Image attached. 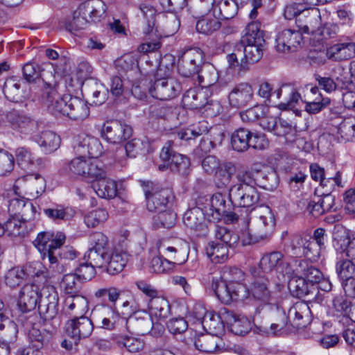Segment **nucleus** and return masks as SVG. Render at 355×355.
<instances>
[{"mask_svg": "<svg viewBox=\"0 0 355 355\" xmlns=\"http://www.w3.org/2000/svg\"><path fill=\"white\" fill-rule=\"evenodd\" d=\"M253 96L252 85L248 83H240L232 88L229 94L228 100L232 107L241 108L251 102Z\"/></svg>", "mask_w": 355, "mask_h": 355, "instance_id": "a878e982", "label": "nucleus"}, {"mask_svg": "<svg viewBox=\"0 0 355 355\" xmlns=\"http://www.w3.org/2000/svg\"><path fill=\"white\" fill-rule=\"evenodd\" d=\"M202 63V52L198 49H188L178 59V72L184 77H190L195 74H198Z\"/></svg>", "mask_w": 355, "mask_h": 355, "instance_id": "2eb2a0df", "label": "nucleus"}, {"mask_svg": "<svg viewBox=\"0 0 355 355\" xmlns=\"http://www.w3.org/2000/svg\"><path fill=\"white\" fill-rule=\"evenodd\" d=\"M117 343L131 353L139 352L144 347V342L142 340L128 336L119 337Z\"/></svg>", "mask_w": 355, "mask_h": 355, "instance_id": "338daca9", "label": "nucleus"}, {"mask_svg": "<svg viewBox=\"0 0 355 355\" xmlns=\"http://www.w3.org/2000/svg\"><path fill=\"white\" fill-rule=\"evenodd\" d=\"M8 310L0 299V331L6 329V332L10 334V339L14 340L17 337V329L16 324L9 320L7 315Z\"/></svg>", "mask_w": 355, "mask_h": 355, "instance_id": "4d7b16f0", "label": "nucleus"}, {"mask_svg": "<svg viewBox=\"0 0 355 355\" xmlns=\"http://www.w3.org/2000/svg\"><path fill=\"white\" fill-rule=\"evenodd\" d=\"M230 289L232 301L243 302L250 298L249 288L240 283L239 280H230Z\"/></svg>", "mask_w": 355, "mask_h": 355, "instance_id": "052dcab7", "label": "nucleus"}, {"mask_svg": "<svg viewBox=\"0 0 355 355\" xmlns=\"http://www.w3.org/2000/svg\"><path fill=\"white\" fill-rule=\"evenodd\" d=\"M248 172L252 175L257 187L272 191L278 186L279 178L275 171L270 170L267 172L248 171Z\"/></svg>", "mask_w": 355, "mask_h": 355, "instance_id": "2f4dec72", "label": "nucleus"}, {"mask_svg": "<svg viewBox=\"0 0 355 355\" xmlns=\"http://www.w3.org/2000/svg\"><path fill=\"white\" fill-rule=\"evenodd\" d=\"M182 103L188 109L197 110L205 107L206 111L213 110L212 114L220 113L221 107L218 102L208 103L207 94L203 89L193 88L188 89L183 95Z\"/></svg>", "mask_w": 355, "mask_h": 355, "instance_id": "f8f14e48", "label": "nucleus"}, {"mask_svg": "<svg viewBox=\"0 0 355 355\" xmlns=\"http://www.w3.org/2000/svg\"><path fill=\"white\" fill-rule=\"evenodd\" d=\"M105 12V5L101 0H87L82 3L73 13L72 24L76 29H83L91 22H96Z\"/></svg>", "mask_w": 355, "mask_h": 355, "instance_id": "6e6552de", "label": "nucleus"}, {"mask_svg": "<svg viewBox=\"0 0 355 355\" xmlns=\"http://www.w3.org/2000/svg\"><path fill=\"white\" fill-rule=\"evenodd\" d=\"M219 18L229 19L237 13L238 5L234 0H221L216 6Z\"/></svg>", "mask_w": 355, "mask_h": 355, "instance_id": "13d9d810", "label": "nucleus"}, {"mask_svg": "<svg viewBox=\"0 0 355 355\" xmlns=\"http://www.w3.org/2000/svg\"><path fill=\"white\" fill-rule=\"evenodd\" d=\"M42 298V289L35 284H26L20 291L18 301L19 311L22 313H30L35 309Z\"/></svg>", "mask_w": 355, "mask_h": 355, "instance_id": "4be33fe9", "label": "nucleus"}, {"mask_svg": "<svg viewBox=\"0 0 355 355\" xmlns=\"http://www.w3.org/2000/svg\"><path fill=\"white\" fill-rule=\"evenodd\" d=\"M44 94L49 112L55 115L67 116L74 121H83L89 115L87 103L79 97L64 95L60 97L51 84H46Z\"/></svg>", "mask_w": 355, "mask_h": 355, "instance_id": "7ed1b4c3", "label": "nucleus"}, {"mask_svg": "<svg viewBox=\"0 0 355 355\" xmlns=\"http://www.w3.org/2000/svg\"><path fill=\"white\" fill-rule=\"evenodd\" d=\"M219 17L216 12V8L213 15H208L196 23V30L200 33L210 35L218 31L221 27Z\"/></svg>", "mask_w": 355, "mask_h": 355, "instance_id": "a19ab883", "label": "nucleus"}, {"mask_svg": "<svg viewBox=\"0 0 355 355\" xmlns=\"http://www.w3.org/2000/svg\"><path fill=\"white\" fill-rule=\"evenodd\" d=\"M24 268L21 267H14L10 269L5 275V283L11 288L18 286L25 277Z\"/></svg>", "mask_w": 355, "mask_h": 355, "instance_id": "0e129e2a", "label": "nucleus"}, {"mask_svg": "<svg viewBox=\"0 0 355 355\" xmlns=\"http://www.w3.org/2000/svg\"><path fill=\"white\" fill-rule=\"evenodd\" d=\"M143 17L146 21V28L144 30L146 35L153 33L155 25L156 10L151 6L141 3L139 6Z\"/></svg>", "mask_w": 355, "mask_h": 355, "instance_id": "680f3d73", "label": "nucleus"}, {"mask_svg": "<svg viewBox=\"0 0 355 355\" xmlns=\"http://www.w3.org/2000/svg\"><path fill=\"white\" fill-rule=\"evenodd\" d=\"M289 278L288 286L289 290L298 298L304 297L309 295L310 288L307 281L301 275H296L294 273L286 275Z\"/></svg>", "mask_w": 355, "mask_h": 355, "instance_id": "58836bf2", "label": "nucleus"}, {"mask_svg": "<svg viewBox=\"0 0 355 355\" xmlns=\"http://www.w3.org/2000/svg\"><path fill=\"white\" fill-rule=\"evenodd\" d=\"M60 139L51 131L42 132L37 142L46 154H49L57 150L60 146Z\"/></svg>", "mask_w": 355, "mask_h": 355, "instance_id": "a18cd8bd", "label": "nucleus"}, {"mask_svg": "<svg viewBox=\"0 0 355 355\" xmlns=\"http://www.w3.org/2000/svg\"><path fill=\"white\" fill-rule=\"evenodd\" d=\"M198 203H202V207L191 208L187 210L183 216L184 225L197 236H206L208 232L205 219L216 223L223 218L226 223L230 224L238 221L239 216L230 211V205H225V196L221 193L201 198Z\"/></svg>", "mask_w": 355, "mask_h": 355, "instance_id": "f257e3e1", "label": "nucleus"}, {"mask_svg": "<svg viewBox=\"0 0 355 355\" xmlns=\"http://www.w3.org/2000/svg\"><path fill=\"white\" fill-rule=\"evenodd\" d=\"M208 132V123L201 121L187 128L181 129L176 132L177 137L181 140L189 141Z\"/></svg>", "mask_w": 355, "mask_h": 355, "instance_id": "4c0bfd02", "label": "nucleus"}, {"mask_svg": "<svg viewBox=\"0 0 355 355\" xmlns=\"http://www.w3.org/2000/svg\"><path fill=\"white\" fill-rule=\"evenodd\" d=\"M21 83V80L19 76H12L6 78L3 91L8 99L12 101H18L26 96Z\"/></svg>", "mask_w": 355, "mask_h": 355, "instance_id": "473e14b6", "label": "nucleus"}, {"mask_svg": "<svg viewBox=\"0 0 355 355\" xmlns=\"http://www.w3.org/2000/svg\"><path fill=\"white\" fill-rule=\"evenodd\" d=\"M73 146L76 153L84 156L87 155L90 157L97 158L101 153V144L99 140L84 133L74 138Z\"/></svg>", "mask_w": 355, "mask_h": 355, "instance_id": "5701e85b", "label": "nucleus"}, {"mask_svg": "<svg viewBox=\"0 0 355 355\" xmlns=\"http://www.w3.org/2000/svg\"><path fill=\"white\" fill-rule=\"evenodd\" d=\"M92 247L88 250L85 257L89 259L94 266H102L104 264V255L111 250L107 236L101 232H95L90 235Z\"/></svg>", "mask_w": 355, "mask_h": 355, "instance_id": "4468645a", "label": "nucleus"}, {"mask_svg": "<svg viewBox=\"0 0 355 355\" xmlns=\"http://www.w3.org/2000/svg\"><path fill=\"white\" fill-rule=\"evenodd\" d=\"M206 253L211 261L215 263H221L228 259V248L219 241H213L209 243Z\"/></svg>", "mask_w": 355, "mask_h": 355, "instance_id": "79ce46f5", "label": "nucleus"}, {"mask_svg": "<svg viewBox=\"0 0 355 355\" xmlns=\"http://www.w3.org/2000/svg\"><path fill=\"white\" fill-rule=\"evenodd\" d=\"M181 89L178 80L167 77L156 80L149 92L153 98L166 101L175 98L180 92Z\"/></svg>", "mask_w": 355, "mask_h": 355, "instance_id": "a211bd4d", "label": "nucleus"}, {"mask_svg": "<svg viewBox=\"0 0 355 355\" xmlns=\"http://www.w3.org/2000/svg\"><path fill=\"white\" fill-rule=\"evenodd\" d=\"M92 188L97 196L101 198L112 199L117 196L116 182L105 177L92 183Z\"/></svg>", "mask_w": 355, "mask_h": 355, "instance_id": "f704fd0d", "label": "nucleus"}, {"mask_svg": "<svg viewBox=\"0 0 355 355\" xmlns=\"http://www.w3.org/2000/svg\"><path fill=\"white\" fill-rule=\"evenodd\" d=\"M143 143L139 139L129 140L124 146H119L116 150L115 158L121 161L125 157H135L142 149Z\"/></svg>", "mask_w": 355, "mask_h": 355, "instance_id": "c03bdc74", "label": "nucleus"}, {"mask_svg": "<svg viewBox=\"0 0 355 355\" xmlns=\"http://www.w3.org/2000/svg\"><path fill=\"white\" fill-rule=\"evenodd\" d=\"M275 225L274 215L271 209L266 207L255 220L254 229L247 230L242 232V245H247L268 240L273 232Z\"/></svg>", "mask_w": 355, "mask_h": 355, "instance_id": "423d86ee", "label": "nucleus"}, {"mask_svg": "<svg viewBox=\"0 0 355 355\" xmlns=\"http://www.w3.org/2000/svg\"><path fill=\"white\" fill-rule=\"evenodd\" d=\"M211 288L222 303L230 304L232 302L230 283L227 284L220 278L213 277Z\"/></svg>", "mask_w": 355, "mask_h": 355, "instance_id": "49530a36", "label": "nucleus"}, {"mask_svg": "<svg viewBox=\"0 0 355 355\" xmlns=\"http://www.w3.org/2000/svg\"><path fill=\"white\" fill-rule=\"evenodd\" d=\"M259 269L270 278L277 290H279L282 283L286 281V275L293 274L288 263L284 260V254L279 251L263 254L259 263Z\"/></svg>", "mask_w": 355, "mask_h": 355, "instance_id": "39448f33", "label": "nucleus"}, {"mask_svg": "<svg viewBox=\"0 0 355 355\" xmlns=\"http://www.w3.org/2000/svg\"><path fill=\"white\" fill-rule=\"evenodd\" d=\"M252 132L245 128L236 130L231 136L232 148L238 152H243L249 148V142Z\"/></svg>", "mask_w": 355, "mask_h": 355, "instance_id": "37998d69", "label": "nucleus"}, {"mask_svg": "<svg viewBox=\"0 0 355 355\" xmlns=\"http://www.w3.org/2000/svg\"><path fill=\"white\" fill-rule=\"evenodd\" d=\"M103 257L105 263L102 268L111 275L122 272L128 261V253L118 248L112 249Z\"/></svg>", "mask_w": 355, "mask_h": 355, "instance_id": "393cba45", "label": "nucleus"}, {"mask_svg": "<svg viewBox=\"0 0 355 355\" xmlns=\"http://www.w3.org/2000/svg\"><path fill=\"white\" fill-rule=\"evenodd\" d=\"M288 317L293 321V326L297 328L304 327L310 320V308L306 302H297L289 309Z\"/></svg>", "mask_w": 355, "mask_h": 355, "instance_id": "c756f323", "label": "nucleus"}, {"mask_svg": "<svg viewBox=\"0 0 355 355\" xmlns=\"http://www.w3.org/2000/svg\"><path fill=\"white\" fill-rule=\"evenodd\" d=\"M6 121L12 128L24 135H32L38 130V122L24 112L12 110L6 115Z\"/></svg>", "mask_w": 355, "mask_h": 355, "instance_id": "6ab92c4d", "label": "nucleus"}, {"mask_svg": "<svg viewBox=\"0 0 355 355\" xmlns=\"http://www.w3.org/2000/svg\"><path fill=\"white\" fill-rule=\"evenodd\" d=\"M237 182L229 190V200L225 197V205L230 206V211L234 213V207L252 208L259 200V193L255 185L252 175L248 171H240L236 175ZM226 196L225 195H224Z\"/></svg>", "mask_w": 355, "mask_h": 355, "instance_id": "20e7f679", "label": "nucleus"}, {"mask_svg": "<svg viewBox=\"0 0 355 355\" xmlns=\"http://www.w3.org/2000/svg\"><path fill=\"white\" fill-rule=\"evenodd\" d=\"M84 89L88 96L92 98V103L100 105L104 103L108 97V89L101 83L91 79L83 84Z\"/></svg>", "mask_w": 355, "mask_h": 355, "instance_id": "7c9ffc66", "label": "nucleus"}, {"mask_svg": "<svg viewBox=\"0 0 355 355\" xmlns=\"http://www.w3.org/2000/svg\"><path fill=\"white\" fill-rule=\"evenodd\" d=\"M109 214L106 209L98 208L87 213L84 216V223L87 227L94 228L104 223Z\"/></svg>", "mask_w": 355, "mask_h": 355, "instance_id": "864d4df0", "label": "nucleus"}, {"mask_svg": "<svg viewBox=\"0 0 355 355\" xmlns=\"http://www.w3.org/2000/svg\"><path fill=\"white\" fill-rule=\"evenodd\" d=\"M130 125L118 120L106 121L101 129V137L110 143L121 144L132 135Z\"/></svg>", "mask_w": 355, "mask_h": 355, "instance_id": "ddd939ff", "label": "nucleus"}, {"mask_svg": "<svg viewBox=\"0 0 355 355\" xmlns=\"http://www.w3.org/2000/svg\"><path fill=\"white\" fill-rule=\"evenodd\" d=\"M127 328L139 335L150 334L159 337L164 332V327L159 322H154L146 311H137L126 320Z\"/></svg>", "mask_w": 355, "mask_h": 355, "instance_id": "1a4fd4ad", "label": "nucleus"}, {"mask_svg": "<svg viewBox=\"0 0 355 355\" xmlns=\"http://www.w3.org/2000/svg\"><path fill=\"white\" fill-rule=\"evenodd\" d=\"M87 259V262L80 264L76 270V274L78 279L83 281L91 280L96 275V268H102V266H94L89 259Z\"/></svg>", "mask_w": 355, "mask_h": 355, "instance_id": "69168bd1", "label": "nucleus"}, {"mask_svg": "<svg viewBox=\"0 0 355 355\" xmlns=\"http://www.w3.org/2000/svg\"><path fill=\"white\" fill-rule=\"evenodd\" d=\"M284 94H287L286 102L281 103L279 107L281 110H288L294 107L300 101H304L298 90L291 85H284Z\"/></svg>", "mask_w": 355, "mask_h": 355, "instance_id": "6e6d98bb", "label": "nucleus"}, {"mask_svg": "<svg viewBox=\"0 0 355 355\" xmlns=\"http://www.w3.org/2000/svg\"><path fill=\"white\" fill-rule=\"evenodd\" d=\"M148 307L150 315L158 318H166L170 314V305L168 300L162 295L148 300Z\"/></svg>", "mask_w": 355, "mask_h": 355, "instance_id": "e433bc0d", "label": "nucleus"}, {"mask_svg": "<svg viewBox=\"0 0 355 355\" xmlns=\"http://www.w3.org/2000/svg\"><path fill=\"white\" fill-rule=\"evenodd\" d=\"M214 236L216 241L225 244L227 248L234 247L240 240L241 241V236L240 237L225 227L216 226Z\"/></svg>", "mask_w": 355, "mask_h": 355, "instance_id": "de8ad7c7", "label": "nucleus"}, {"mask_svg": "<svg viewBox=\"0 0 355 355\" xmlns=\"http://www.w3.org/2000/svg\"><path fill=\"white\" fill-rule=\"evenodd\" d=\"M214 334H200L196 336L195 334L193 345L200 352L205 353H214L218 347L217 340Z\"/></svg>", "mask_w": 355, "mask_h": 355, "instance_id": "ea45409f", "label": "nucleus"}, {"mask_svg": "<svg viewBox=\"0 0 355 355\" xmlns=\"http://www.w3.org/2000/svg\"><path fill=\"white\" fill-rule=\"evenodd\" d=\"M88 164L89 159H87L85 156L82 155L67 163L65 166L63 167V171L69 175L85 176Z\"/></svg>", "mask_w": 355, "mask_h": 355, "instance_id": "09e8293b", "label": "nucleus"}, {"mask_svg": "<svg viewBox=\"0 0 355 355\" xmlns=\"http://www.w3.org/2000/svg\"><path fill=\"white\" fill-rule=\"evenodd\" d=\"M94 320H101L106 318H114L121 317L115 306H110L106 304H100L94 306L92 311Z\"/></svg>", "mask_w": 355, "mask_h": 355, "instance_id": "bf43d9fd", "label": "nucleus"}, {"mask_svg": "<svg viewBox=\"0 0 355 355\" xmlns=\"http://www.w3.org/2000/svg\"><path fill=\"white\" fill-rule=\"evenodd\" d=\"M172 144L173 142L168 141L162 147L159 157L164 163L159 164L158 168L159 171L169 168L171 171L186 175L190 166L189 159L182 154L176 153L173 149Z\"/></svg>", "mask_w": 355, "mask_h": 355, "instance_id": "9d476101", "label": "nucleus"}, {"mask_svg": "<svg viewBox=\"0 0 355 355\" xmlns=\"http://www.w3.org/2000/svg\"><path fill=\"white\" fill-rule=\"evenodd\" d=\"M44 214L50 218L55 220H68L72 218L76 211L69 207L56 205L53 208H48L44 210Z\"/></svg>", "mask_w": 355, "mask_h": 355, "instance_id": "5fc2aeb1", "label": "nucleus"}, {"mask_svg": "<svg viewBox=\"0 0 355 355\" xmlns=\"http://www.w3.org/2000/svg\"><path fill=\"white\" fill-rule=\"evenodd\" d=\"M143 190L146 200V207L150 211H158L165 209L174 196L168 187H163L152 182H143Z\"/></svg>", "mask_w": 355, "mask_h": 355, "instance_id": "0eeeda50", "label": "nucleus"}, {"mask_svg": "<svg viewBox=\"0 0 355 355\" xmlns=\"http://www.w3.org/2000/svg\"><path fill=\"white\" fill-rule=\"evenodd\" d=\"M65 330L67 335L77 344L81 339H85L91 336L94 324L92 321L85 315L76 316L66 322Z\"/></svg>", "mask_w": 355, "mask_h": 355, "instance_id": "f3484780", "label": "nucleus"}, {"mask_svg": "<svg viewBox=\"0 0 355 355\" xmlns=\"http://www.w3.org/2000/svg\"><path fill=\"white\" fill-rule=\"evenodd\" d=\"M39 314L44 321L53 319L58 311V293L53 286L42 288V298L38 305Z\"/></svg>", "mask_w": 355, "mask_h": 355, "instance_id": "dca6fc26", "label": "nucleus"}, {"mask_svg": "<svg viewBox=\"0 0 355 355\" xmlns=\"http://www.w3.org/2000/svg\"><path fill=\"white\" fill-rule=\"evenodd\" d=\"M273 134L276 136L284 137L286 142H292L295 139L297 130L295 127L291 123L279 118Z\"/></svg>", "mask_w": 355, "mask_h": 355, "instance_id": "603ef678", "label": "nucleus"}, {"mask_svg": "<svg viewBox=\"0 0 355 355\" xmlns=\"http://www.w3.org/2000/svg\"><path fill=\"white\" fill-rule=\"evenodd\" d=\"M202 327L214 335L220 334L224 330V324L219 314L213 311L207 313L205 320L202 321Z\"/></svg>", "mask_w": 355, "mask_h": 355, "instance_id": "3c124183", "label": "nucleus"}, {"mask_svg": "<svg viewBox=\"0 0 355 355\" xmlns=\"http://www.w3.org/2000/svg\"><path fill=\"white\" fill-rule=\"evenodd\" d=\"M66 240L62 232H42L33 241L34 246L40 252L44 263H49V268L56 274L66 271L64 266L59 259L73 260L76 257V251L69 245L63 246Z\"/></svg>", "mask_w": 355, "mask_h": 355, "instance_id": "f03ea898", "label": "nucleus"}, {"mask_svg": "<svg viewBox=\"0 0 355 355\" xmlns=\"http://www.w3.org/2000/svg\"><path fill=\"white\" fill-rule=\"evenodd\" d=\"M334 247L335 249L342 252H345L347 257H353L355 256V236L352 239L345 237L344 239H334Z\"/></svg>", "mask_w": 355, "mask_h": 355, "instance_id": "e2e57ef3", "label": "nucleus"}, {"mask_svg": "<svg viewBox=\"0 0 355 355\" xmlns=\"http://www.w3.org/2000/svg\"><path fill=\"white\" fill-rule=\"evenodd\" d=\"M253 275L250 283L249 291L250 297L259 301L263 304H269L273 298L275 291L272 289V282L266 275H260L257 269H251Z\"/></svg>", "mask_w": 355, "mask_h": 355, "instance_id": "9b49d317", "label": "nucleus"}, {"mask_svg": "<svg viewBox=\"0 0 355 355\" xmlns=\"http://www.w3.org/2000/svg\"><path fill=\"white\" fill-rule=\"evenodd\" d=\"M8 208L12 215L20 217L24 222L33 219L35 213V208L31 202L17 197L8 200Z\"/></svg>", "mask_w": 355, "mask_h": 355, "instance_id": "cd10ccee", "label": "nucleus"}, {"mask_svg": "<svg viewBox=\"0 0 355 355\" xmlns=\"http://www.w3.org/2000/svg\"><path fill=\"white\" fill-rule=\"evenodd\" d=\"M337 133L343 141H349L355 137V122L352 119L343 120L337 128Z\"/></svg>", "mask_w": 355, "mask_h": 355, "instance_id": "774afa93", "label": "nucleus"}, {"mask_svg": "<svg viewBox=\"0 0 355 355\" xmlns=\"http://www.w3.org/2000/svg\"><path fill=\"white\" fill-rule=\"evenodd\" d=\"M89 302L86 297L80 295H69L64 300V309L69 314L84 315L88 311Z\"/></svg>", "mask_w": 355, "mask_h": 355, "instance_id": "72a5a7b5", "label": "nucleus"}, {"mask_svg": "<svg viewBox=\"0 0 355 355\" xmlns=\"http://www.w3.org/2000/svg\"><path fill=\"white\" fill-rule=\"evenodd\" d=\"M336 270L341 281L342 287L349 280L354 279L355 272V266L352 261L349 259L340 260L336 263Z\"/></svg>", "mask_w": 355, "mask_h": 355, "instance_id": "8fccbe9b", "label": "nucleus"}, {"mask_svg": "<svg viewBox=\"0 0 355 355\" xmlns=\"http://www.w3.org/2000/svg\"><path fill=\"white\" fill-rule=\"evenodd\" d=\"M265 42L261 24L258 21L249 23L243 31L241 39V44H263Z\"/></svg>", "mask_w": 355, "mask_h": 355, "instance_id": "c9c22d12", "label": "nucleus"}, {"mask_svg": "<svg viewBox=\"0 0 355 355\" xmlns=\"http://www.w3.org/2000/svg\"><path fill=\"white\" fill-rule=\"evenodd\" d=\"M22 184L24 195L32 198H38L46 189V180L39 174H28L18 179L13 187L15 194H18L17 189Z\"/></svg>", "mask_w": 355, "mask_h": 355, "instance_id": "aec40b11", "label": "nucleus"}, {"mask_svg": "<svg viewBox=\"0 0 355 355\" xmlns=\"http://www.w3.org/2000/svg\"><path fill=\"white\" fill-rule=\"evenodd\" d=\"M302 34L299 31L284 29L276 36V49L279 52L288 53L295 51L302 42Z\"/></svg>", "mask_w": 355, "mask_h": 355, "instance_id": "412c9836", "label": "nucleus"}, {"mask_svg": "<svg viewBox=\"0 0 355 355\" xmlns=\"http://www.w3.org/2000/svg\"><path fill=\"white\" fill-rule=\"evenodd\" d=\"M326 56L333 61L340 62L355 57V43H337L326 49Z\"/></svg>", "mask_w": 355, "mask_h": 355, "instance_id": "c85d7f7f", "label": "nucleus"}, {"mask_svg": "<svg viewBox=\"0 0 355 355\" xmlns=\"http://www.w3.org/2000/svg\"><path fill=\"white\" fill-rule=\"evenodd\" d=\"M292 272L296 275H301L311 284V287L313 286V284L319 283L323 278V275L319 269L303 259L295 261Z\"/></svg>", "mask_w": 355, "mask_h": 355, "instance_id": "bb28decb", "label": "nucleus"}, {"mask_svg": "<svg viewBox=\"0 0 355 355\" xmlns=\"http://www.w3.org/2000/svg\"><path fill=\"white\" fill-rule=\"evenodd\" d=\"M269 318L270 325L269 327H262L260 331L267 336H279L283 333L288 320V317L285 311L276 305L270 306Z\"/></svg>", "mask_w": 355, "mask_h": 355, "instance_id": "b1692460", "label": "nucleus"}]
</instances>
